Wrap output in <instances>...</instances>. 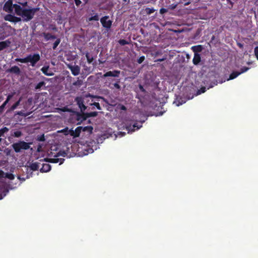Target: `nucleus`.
<instances>
[{
	"label": "nucleus",
	"mask_w": 258,
	"mask_h": 258,
	"mask_svg": "<svg viewBox=\"0 0 258 258\" xmlns=\"http://www.w3.org/2000/svg\"><path fill=\"white\" fill-rule=\"evenodd\" d=\"M16 14L21 16L24 21L28 22L31 20L35 13L39 10V8H33L30 9L23 8L20 5H15Z\"/></svg>",
	"instance_id": "obj_1"
},
{
	"label": "nucleus",
	"mask_w": 258,
	"mask_h": 258,
	"mask_svg": "<svg viewBox=\"0 0 258 258\" xmlns=\"http://www.w3.org/2000/svg\"><path fill=\"white\" fill-rule=\"evenodd\" d=\"M40 59V55L38 53H35L33 55L29 54L23 58H17L15 59V61L22 63H27L29 62L31 63V65L32 67H34Z\"/></svg>",
	"instance_id": "obj_2"
},
{
	"label": "nucleus",
	"mask_w": 258,
	"mask_h": 258,
	"mask_svg": "<svg viewBox=\"0 0 258 258\" xmlns=\"http://www.w3.org/2000/svg\"><path fill=\"white\" fill-rule=\"evenodd\" d=\"M31 143H27L24 141H19L13 143L11 146L16 153H20L22 150H27L30 148Z\"/></svg>",
	"instance_id": "obj_3"
},
{
	"label": "nucleus",
	"mask_w": 258,
	"mask_h": 258,
	"mask_svg": "<svg viewBox=\"0 0 258 258\" xmlns=\"http://www.w3.org/2000/svg\"><path fill=\"white\" fill-rule=\"evenodd\" d=\"M76 112L72 116V118L75 120L74 122L77 125L80 124L83 121L87 119L85 113Z\"/></svg>",
	"instance_id": "obj_4"
},
{
	"label": "nucleus",
	"mask_w": 258,
	"mask_h": 258,
	"mask_svg": "<svg viewBox=\"0 0 258 258\" xmlns=\"http://www.w3.org/2000/svg\"><path fill=\"white\" fill-rule=\"evenodd\" d=\"M15 5H18L13 4V0H8L4 4L3 10L5 12L8 13H12L13 9H14L15 12H16V8L15 7Z\"/></svg>",
	"instance_id": "obj_5"
},
{
	"label": "nucleus",
	"mask_w": 258,
	"mask_h": 258,
	"mask_svg": "<svg viewBox=\"0 0 258 258\" xmlns=\"http://www.w3.org/2000/svg\"><path fill=\"white\" fill-rule=\"evenodd\" d=\"M100 22L102 26L106 29H110L111 27L112 21L109 20V16H105L100 19Z\"/></svg>",
	"instance_id": "obj_6"
},
{
	"label": "nucleus",
	"mask_w": 258,
	"mask_h": 258,
	"mask_svg": "<svg viewBox=\"0 0 258 258\" xmlns=\"http://www.w3.org/2000/svg\"><path fill=\"white\" fill-rule=\"evenodd\" d=\"M249 69V68L247 67H243L240 69V72L238 71H233L229 76V78L227 79L228 81L230 80H233L236 78L240 74L246 72Z\"/></svg>",
	"instance_id": "obj_7"
},
{
	"label": "nucleus",
	"mask_w": 258,
	"mask_h": 258,
	"mask_svg": "<svg viewBox=\"0 0 258 258\" xmlns=\"http://www.w3.org/2000/svg\"><path fill=\"white\" fill-rule=\"evenodd\" d=\"M4 20L7 21H9L13 23H18L21 21L22 19L20 17H16L11 13H9L4 16Z\"/></svg>",
	"instance_id": "obj_8"
},
{
	"label": "nucleus",
	"mask_w": 258,
	"mask_h": 258,
	"mask_svg": "<svg viewBox=\"0 0 258 258\" xmlns=\"http://www.w3.org/2000/svg\"><path fill=\"white\" fill-rule=\"evenodd\" d=\"M67 67L75 76L78 75L80 73V67L78 65L68 64Z\"/></svg>",
	"instance_id": "obj_9"
},
{
	"label": "nucleus",
	"mask_w": 258,
	"mask_h": 258,
	"mask_svg": "<svg viewBox=\"0 0 258 258\" xmlns=\"http://www.w3.org/2000/svg\"><path fill=\"white\" fill-rule=\"evenodd\" d=\"M120 73V71L118 70H114L113 71H108L105 73L103 77L106 78L108 77H118Z\"/></svg>",
	"instance_id": "obj_10"
},
{
	"label": "nucleus",
	"mask_w": 258,
	"mask_h": 258,
	"mask_svg": "<svg viewBox=\"0 0 258 258\" xmlns=\"http://www.w3.org/2000/svg\"><path fill=\"white\" fill-rule=\"evenodd\" d=\"M142 126V124L139 125L137 123H135L133 125H126V130L128 131V133H132L135 130L140 128Z\"/></svg>",
	"instance_id": "obj_11"
},
{
	"label": "nucleus",
	"mask_w": 258,
	"mask_h": 258,
	"mask_svg": "<svg viewBox=\"0 0 258 258\" xmlns=\"http://www.w3.org/2000/svg\"><path fill=\"white\" fill-rule=\"evenodd\" d=\"M44 161L53 163H59V165L62 164L64 161L63 158H58L57 157L54 158H45Z\"/></svg>",
	"instance_id": "obj_12"
},
{
	"label": "nucleus",
	"mask_w": 258,
	"mask_h": 258,
	"mask_svg": "<svg viewBox=\"0 0 258 258\" xmlns=\"http://www.w3.org/2000/svg\"><path fill=\"white\" fill-rule=\"evenodd\" d=\"M77 104L81 109V112H83L87 108L86 106L84 104V101L81 98L77 97L76 98Z\"/></svg>",
	"instance_id": "obj_13"
},
{
	"label": "nucleus",
	"mask_w": 258,
	"mask_h": 258,
	"mask_svg": "<svg viewBox=\"0 0 258 258\" xmlns=\"http://www.w3.org/2000/svg\"><path fill=\"white\" fill-rule=\"evenodd\" d=\"M41 72L47 76H52L53 73L49 71V67L48 66H45L41 69Z\"/></svg>",
	"instance_id": "obj_14"
},
{
	"label": "nucleus",
	"mask_w": 258,
	"mask_h": 258,
	"mask_svg": "<svg viewBox=\"0 0 258 258\" xmlns=\"http://www.w3.org/2000/svg\"><path fill=\"white\" fill-rule=\"evenodd\" d=\"M42 167L40 169L41 172H47L50 170L51 166L50 164L47 163H41Z\"/></svg>",
	"instance_id": "obj_15"
},
{
	"label": "nucleus",
	"mask_w": 258,
	"mask_h": 258,
	"mask_svg": "<svg viewBox=\"0 0 258 258\" xmlns=\"http://www.w3.org/2000/svg\"><path fill=\"white\" fill-rule=\"evenodd\" d=\"M201 61V55L198 53H195L194 58L192 59V62L195 65H198Z\"/></svg>",
	"instance_id": "obj_16"
},
{
	"label": "nucleus",
	"mask_w": 258,
	"mask_h": 258,
	"mask_svg": "<svg viewBox=\"0 0 258 258\" xmlns=\"http://www.w3.org/2000/svg\"><path fill=\"white\" fill-rule=\"evenodd\" d=\"M39 161L42 162L43 160H40ZM40 165H41L40 162H35L31 163L30 165V168L33 171H36V170H38Z\"/></svg>",
	"instance_id": "obj_17"
},
{
	"label": "nucleus",
	"mask_w": 258,
	"mask_h": 258,
	"mask_svg": "<svg viewBox=\"0 0 258 258\" xmlns=\"http://www.w3.org/2000/svg\"><path fill=\"white\" fill-rule=\"evenodd\" d=\"M8 71L10 73H13L16 75H19L21 73L20 68L16 66L12 67Z\"/></svg>",
	"instance_id": "obj_18"
},
{
	"label": "nucleus",
	"mask_w": 258,
	"mask_h": 258,
	"mask_svg": "<svg viewBox=\"0 0 258 258\" xmlns=\"http://www.w3.org/2000/svg\"><path fill=\"white\" fill-rule=\"evenodd\" d=\"M13 94H9L8 95L6 100L2 104V105L0 106V112H2L3 111L6 105L7 104V103L9 102V101L10 100V99L13 97Z\"/></svg>",
	"instance_id": "obj_19"
},
{
	"label": "nucleus",
	"mask_w": 258,
	"mask_h": 258,
	"mask_svg": "<svg viewBox=\"0 0 258 258\" xmlns=\"http://www.w3.org/2000/svg\"><path fill=\"white\" fill-rule=\"evenodd\" d=\"M10 44L11 42L9 40L0 42V51L9 47Z\"/></svg>",
	"instance_id": "obj_20"
},
{
	"label": "nucleus",
	"mask_w": 258,
	"mask_h": 258,
	"mask_svg": "<svg viewBox=\"0 0 258 258\" xmlns=\"http://www.w3.org/2000/svg\"><path fill=\"white\" fill-rule=\"evenodd\" d=\"M42 35L43 36V37H44V39L46 41H48V40H51V39H54L56 38V37L55 35H52L51 34H50L49 33L44 32L42 33Z\"/></svg>",
	"instance_id": "obj_21"
},
{
	"label": "nucleus",
	"mask_w": 258,
	"mask_h": 258,
	"mask_svg": "<svg viewBox=\"0 0 258 258\" xmlns=\"http://www.w3.org/2000/svg\"><path fill=\"white\" fill-rule=\"evenodd\" d=\"M203 49V47L201 45H198L192 47V50L194 52V53L201 52Z\"/></svg>",
	"instance_id": "obj_22"
},
{
	"label": "nucleus",
	"mask_w": 258,
	"mask_h": 258,
	"mask_svg": "<svg viewBox=\"0 0 258 258\" xmlns=\"http://www.w3.org/2000/svg\"><path fill=\"white\" fill-rule=\"evenodd\" d=\"M120 82L119 79H117L116 82L113 84H110V87L111 88H116L117 89H120V86L119 85V83Z\"/></svg>",
	"instance_id": "obj_23"
},
{
	"label": "nucleus",
	"mask_w": 258,
	"mask_h": 258,
	"mask_svg": "<svg viewBox=\"0 0 258 258\" xmlns=\"http://www.w3.org/2000/svg\"><path fill=\"white\" fill-rule=\"evenodd\" d=\"M83 128L82 126H78L74 131V138L79 137L80 136L81 131Z\"/></svg>",
	"instance_id": "obj_24"
},
{
	"label": "nucleus",
	"mask_w": 258,
	"mask_h": 258,
	"mask_svg": "<svg viewBox=\"0 0 258 258\" xmlns=\"http://www.w3.org/2000/svg\"><path fill=\"white\" fill-rule=\"evenodd\" d=\"M61 132H66L65 135H70L71 136L73 137L74 138V131L73 129H71L70 130H68V127H66V128L63 129L61 131Z\"/></svg>",
	"instance_id": "obj_25"
},
{
	"label": "nucleus",
	"mask_w": 258,
	"mask_h": 258,
	"mask_svg": "<svg viewBox=\"0 0 258 258\" xmlns=\"http://www.w3.org/2000/svg\"><path fill=\"white\" fill-rule=\"evenodd\" d=\"M11 136L12 137L20 138L22 136V133L20 131H16L11 133Z\"/></svg>",
	"instance_id": "obj_26"
},
{
	"label": "nucleus",
	"mask_w": 258,
	"mask_h": 258,
	"mask_svg": "<svg viewBox=\"0 0 258 258\" xmlns=\"http://www.w3.org/2000/svg\"><path fill=\"white\" fill-rule=\"evenodd\" d=\"M85 55L87 60V62L89 63H91L94 60L93 57L90 56L89 52L88 51L85 52Z\"/></svg>",
	"instance_id": "obj_27"
},
{
	"label": "nucleus",
	"mask_w": 258,
	"mask_h": 258,
	"mask_svg": "<svg viewBox=\"0 0 258 258\" xmlns=\"http://www.w3.org/2000/svg\"><path fill=\"white\" fill-rule=\"evenodd\" d=\"M83 71L85 72V73H86L87 74H89L92 72L91 68L88 67L86 64L83 65Z\"/></svg>",
	"instance_id": "obj_28"
},
{
	"label": "nucleus",
	"mask_w": 258,
	"mask_h": 258,
	"mask_svg": "<svg viewBox=\"0 0 258 258\" xmlns=\"http://www.w3.org/2000/svg\"><path fill=\"white\" fill-rule=\"evenodd\" d=\"M86 114V117L87 118L90 117H95L97 116L98 112L94 111V112H91L89 113H85Z\"/></svg>",
	"instance_id": "obj_29"
},
{
	"label": "nucleus",
	"mask_w": 258,
	"mask_h": 258,
	"mask_svg": "<svg viewBox=\"0 0 258 258\" xmlns=\"http://www.w3.org/2000/svg\"><path fill=\"white\" fill-rule=\"evenodd\" d=\"M99 19V16L98 14H96L94 16H92L89 18L88 20L89 21H97Z\"/></svg>",
	"instance_id": "obj_30"
},
{
	"label": "nucleus",
	"mask_w": 258,
	"mask_h": 258,
	"mask_svg": "<svg viewBox=\"0 0 258 258\" xmlns=\"http://www.w3.org/2000/svg\"><path fill=\"white\" fill-rule=\"evenodd\" d=\"M155 10L154 8H146L145 10V11L147 15H150L153 13L155 12Z\"/></svg>",
	"instance_id": "obj_31"
},
{
	"label": "nucleus",
	"mask_w": 258,
	"mask_h": 258,
	"mask_svg": "<svg viewBox=\"0 0 258 258\" xmlns=\"http://www.w3.org/2000/svg\"><path fill=\"white\" fill-rule=\"evenodd\" d=\"M21 101V99H20L18 101H17L16 102H15L11 107V110H14L16 109L17 107L19 105Z\"/></svg>",
	"instance_id": "obj_32"
},
{
	"label": "nucleus",
	"mask_w": 258,
	"mask_h": 258,
	"mask_svg": "<svg viewBox=\"0 0 258 258\" xmlns=\"http://www.w3.org/2000/svg\"><path fill=\"white\" fill-rule=\"evenodd\" d=\"M93 127L92 126H87L85 127H83L82 131L85 132L88 131L90 133H92L93 131Z\"/></svg>",
	"instance_id": "obj_33"
},
{
	"label": "nucleus",
	"mask_w": 258,
	"mask_h": 258,
	"mask_svg": "<svg viewBox=\"0 0 258 258\" xmlns=\"http://www.w3.org/2000/svg\"><path fill=\"white\" fill-rule=\"evenodd\" d=\"M60 39L59 38L56 39L55 41L53 44V46H52L53 49H54V50L56 48V47H57V46L60 43Z\"/></svg>",
	"instance_id": "obj_34"
},
{
	"label": "nucleus",
	"mask_w": 258,
	"mask_h": 258,
	"mask_svg": "<svg viewBox=\"0 0 258 258\" xmlns=\"http://www.w3.org/2000/svg\"><path fill=\"white\" fill-rule=\"evenodd\" d=\"M44 85H45V83L43 81L40 82L36 85L35 89L36 90H38V89H40Z\"/></svg>",
	"instance_id": "obj_35"
},
{
	"label": "nucleus",
	"mask_w": 258,
	"mask_h": 258,
	"mask_svg": "<svg viewBox=\"0 0 258 258\" xmlns=\"http://www.w3.org/2000/svg\"><path fill=\"white\" fill-rule=\"evenodd\" d=\"M67 155V153L64 151H60L59 152H58L56 156H55V157H57L59 156H62L65 157Z\"/></svg>",
	"instance_id": "obj_36"
},
{
	"label": "nucleus",
	"mask_w": 258,
	"mask_h": 258,
	"mask_svg": "<svg viewBox=\"0 0 258 258\" xmlns=\"http://www.w3.org/2000/svg\"><path fill=\"white\" fill-rule=\"evenodd\" d=\"M118 43L122 46L129 44V42L125 39H120L118 41Z\"/></svg>",
	"instance_id": "obj_37"
},
{
	"label": "nucleus",
	"mask_w": 258,
	"mask_h": 258,
	"mask_svg": "<svg viewBox=\"0 0 258 258\" xmlns=\"http://www.w3.org/2000/svg\"><path fill=\"white\" fill-rule=\"evenodd\" d=\"M90 105L91 106H94V107H96L98 110L101 109V107L99 102H94L93 103H91Z\"/></svg>",
	"instance_id": "obj_38"
},
{
	"label": "nucleus",
	"mask_w": 258,
	"mask_h": 258,
	"mask_svg": "<svg viewBox=\"0 0 258 258\" xmlns=\"http://www.w3.org/2000/svg\"><path fill=\"white\" fill-rule=\"evenodd\" d=\"M5 177L11 179V180H13L15 178L14 175L12 173H6Z\"/></svg>",
	"instance_id": "obj_39"
},
{
	"label": "nucleus",
	"mask_w": 258,
	"mask_h": 258,
	"mask_svg": "<svg viewBox=\"0 0 258 258\" xmlns=\"http://www.w3.org/2000/svg\"><path fill=\"white\" fill-rule=\"evenodd\" d=\"M37 140L38 141H40V142L44 141L45 139V137H44V134H43L42 135H40V136H38L37 137Z\"/></svg>",
	"instance_id": "obj_40"
},
{
	"label": "nucleus",
	"mask_w": 258,
	"mask_h": 258,
	"mask_svg": "<svg viewBox=\"0 0 258 258\" xmlns=\"http://www.w3.org/2000/svg\"><path fill=\"white\" fill-rule=\"evenodd\" d=\"M145 59V57L144 56H141L138 59L137 62L140 64L142 63L144 61Z\"/></svg>",
	"instance_id": "obj_41"
},
{
	"label": "nucleus",
	"mask_w": 258,
	"mask_h": 258,
	"mask_svg": "<svg viewBox=\"0 0 258 258\" xmlns=\"http://www.w3.org/2000/svg\"><path fill=\"white\" fill-rule=\"evenodd\" d=\"M91 97L94 99H96V101H99L100 99H103L104 100V98L102 97H100V96H91Z\"/></svg>",
	"instance_id": "obj_42"
},
{
	"label": "nucleus",
	"mask_w": 258,
	"mask_h": 258,
	"mask_svg": "<svg viewBox=\"0 0 258 258\" xmlns=\"http://www.w3.org/2000/svg\"><path fill=\"white\" fill-rule=\"evenodd\" d=\"M139 88L141 92L144 93H145L146 92L145 89H144V87L142 85H139Z\"/></svg>",
	"instance_id": "obj_43"
},
{
	"label": "nucleus",
	"mask_w": 258,
	"mask_h": 258,
	"mask_svg": "<svg viewBox=\"0 0 258 258\" xmlns=\"http://www.w3.org/2000/svg\"><path fill=\"white\" fill-rule=\"evenodd\" d=\"M166 12H167V10L166 9H165V8H161L160 10V13L161 14H163L164 13H166Z\"/></svg>",
	"instance_id": "obj_44"
},
{
	"label": "nucleus",
	"mask_w": 258,
	"mask_h": 258,
	"mask_svg": "<svg viewBox=\"0 0 258 258\" xmlns=\"http://www.w3.org/2000/svg\"><path fill=\"white\" fill-rule=\"evenodd\" d=\"M254 53H255L256 58L258 60V47L257 46L255 47L254 48Z\"/></svg>",
	"instance_id": "obj_45"
},
{
	"label": "nucleus",
	"mask_w": 258,
	"mask_h": 258,
	"mask_svg": "<svg viewBox=\"0 0 258 258\" xmlns=\"http://www.w3.org/2000/svg\"><path fill=\"white\" fill-rule=\"evenodd\" d=\"M74 1L77 7L79 6L82 3V2L80 0H74Z\"/></svg>",
	"instance_id": "obj_46"
},
{
	"label": "nucleus",
	"mask_w": 258,
	"mask_h": 258,
	"mask_svg": "<svg viewBox=\"0 0 258 258\" xmlns=\"http://www.w3.org/2000/svg\"><path fill=\"white\" fill-rule=\"evenodd\" d=\"M19 4H20L23 7H26L28 6L27 2H25L24 3H19Z\"/></svg>",
	"instance_id": "obj_47"
},
{
	"label": "nucleus",
	"mask_w": 258,
	"mask_h": 258,
	"mask_svg": "<svg viewBox=\"0 0 258 258\" xmlns=\"http://www.w3.org/2000/svg\"><path fill=\"white\" fill-rule=\"evenodd\" d=\"M58 109L63 112H66V111H68V108L67 107H63L61 108H58Z\"/></svg>",
	"instance_id": "obj_48"
},
{
	"label": "nucleus",
	"mask_w": 258,
	"mask_h": 258,
	"mask_svg": "<svg viewBox=\"0 0 258 258\" xmlns=\"http://www.w3.org/2000/svg\"><path fill=\"white\" fill-rule=\"evenodd\" d=\"M165 59H166V57H164L162 58H159V59H157L156 60H155V62H161V61L165 60Z\"/></svg>",
	"instance_id": "obj_49"
},
{
	"label": "nucleus",
	"mask_w": 258,
	"mask_h": 258,
	"mask_svg": "<svg viewBox=\"0 0 258 258\" xmlns=\"http://www.w3.org/2000/svg\"><path fill=\"white\" fill-rule=\"evenodd\" d=\"M176 7H177V5L176 4H172L171 6H170V9L171 10L175 9L176 8Z\"/></svg>",
	"instance_id": "obj_50"
},
{
	"label": "nucleus",
	"mask_w": 258,
	"mask_h": 258,
	"mask_svg": "<svg viewBox=\"0 0 258 258\" xmlns=\"http://www.w3.org/2000/svg\"><path fill=\"white\" fill-rule=\"evenodd\" d=\"M120 109L122 110H126V107L124 106V105H122L120 107Z\"/></svg>",
	"instance_id": "obj_51"
},
{
	"label": "nucleus",
	"mask_w": 258,
	"mask_h": 258,
	"mask_svg": "<svg viewBox=\"0 0 258 258\" xmlns=\"http://www.w3.org/2000/svg\"><path fill=\"white\" fill-rule=\"evenodd\" d=\"M4 172L3 171L0 170V177H4Z\"/></svg>",
	"instance_id": "obj_52"
},
{
	"label": "nucleus",
	"mask_w": 258,
	"mask_h": 258,
	"mask_svg": "<svg viewBox=\"0 0 258 258\" xmlns=\"http://www.w3.org/2000/svg\"><path fill=\"white\" fill-rule=\"evenodd\" d=\"M201 91L202 93H204L206 91V88L203 87L201 89Z\"/></svg>",
	"instance_id": "obj_53"
},
{
	"label": "nucleus",
	"mask_w": 258,
	"mask_h": 258,
	"mask_svg": "<svg viewBox=\"0 0 258 258\" xmlns=\"http://www.w3.org/2000/svg\"><path fill=\"white\" fill-rule=\"evenodd\" d=\"M190 4V2L189 1L188 2H186L184 4V5L185 6H188V5H189Z\"/></svg>",
	"instance_id": "obj_54"
},
{
	"label": "nucleus",
	"mask_w": 258,
	"mask_h": 258,
	"mask_svg": "<svg viewBox=\"0 0 258 258\" xmlns=\"http://www.w3.org/2000/svg\"><path fill=\"white\" fill-rule=\"evenodd\" d=\"M161 52H160V51H157V52H156V53H155V55H156V56H157V55H159V54H161Z\"/></svg>",
	"instance_id": "obj_55"
},
{
	"label": "nucleus",
	"mask_w": 258,
	"mask_h": 258,
	"mask_svg": "<svg viewBox=\"0 0 258 258\" xmlns=\"http://www.w3.org/2000/svg\"><path fill=\"white\" fill-rule=\"evenodd\" d=\"M124 2H130V0H123Z\"/></svg>",
	"instance_id": "obj_56"
},
{
	"label": "nucleus",
	"mask_w": 258,
	"mask_h": 258,
	"mask_svg": "<svg viewBox=\"0 0 258 258\" xmlns=\"http://www.w3.org/2000/svg\"><path fill=\"white\" fill-rule=\"evenodd\" d=\"M8 140H9V141H11V137H8Z\"/></svg>",
	"instance_id": "obj_57"
},
{
	"label": "nucleus",
	"mask_w": 258,
	"mask_h": 258,
	"mask_svg": "<svg viewBox=\"0 0 258 258\" xmlns=\"http://www.w3.org/2000/svg\"><path fill=\"white\" fill-rule=\"evenodd\" d=\"M77 82H75V83H73V84H74V85H77Z\"/></svg>",
	"instance_id": "obj_58"
}]
</instances>
